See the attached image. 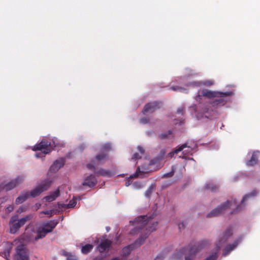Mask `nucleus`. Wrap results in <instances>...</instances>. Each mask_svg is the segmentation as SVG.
I'll return each mask as SVG.
<instances>
[{
    "instance_id": "f257e3e1",
    "label": "nucleus",
    "mask_w": 260,
    "mask_h": 260,
    "mask_svg": "<svg viewBox=\"0 0 260 260\" xmlns=\"http://www.w3.org/2000/svg\"><path fill=\"white\" fill-rule=\"evenodd\" d=\"M152 217L151 216L147 217L145 215L140 216L136 217L134 221H130V223L135 226L134 229L131 231L130 234L135 235L137 234L139 230L146 228L147 231L144 235H141L139 238L137 239L134 243L129 245L125 247L122 250V255L123 256H128L131 251L136 247H139L142 245L145 240L148 238L150 233L156 230V226L158 222H153L151 224V220Z\"/></svg>"
},
{
    "instance_id": "f03ea898",
    "label": "nucleus",
    "mask_w": 260,
    "mask_h": 260,
    "mask_svg": "<svg viewBox=\"0 0 260 260\" xmlns=\"http://www.w3.org/2000/svg\"><path fill=\"white\" fill-rule=\"evenodd\" d=\"M209 244L210 242L207 240H202L194 244L191 243L187 247L182 248L176 252L174 255V258L179 259L183 255L187 254L185 260H192L197 253Z\"/></svg>"
},
{
    "instance_id": "7ed1b4c3",
    "label": "nucleus",
    "mask_w": 260,
    "mask_h": 260,
    "mask_svg": "<svg viewBox=\"0 0 260 260\" xmlns=\"http://www.w3.org/2000/svg\"><path fill=\"white\" fill-rule=\"evenodd\" d=\"M108 159V154L102 152L97 154L90 163L86 165V167L88 169L94 170L96 166L105 163Z\"/></svg>"
},
{
    "instance_id": "20e7f679",
    "label": "nucleus",
    "mask_w": 260,
    "mask_h": 260,
    "mask_svg": "<svg viewBox=\"0 0 260 260\" xmlns=\"http://www.w3.org/2000/svg\"><path fill=\"white\" fill-rule=\"evenodd\" d=\"M53 150L51 143L43 139L39 143L37 144L32 148L33 151H41L43 154H49Z\"/></svg>"
},
{
    "instance_id": "39448f33",
    "label": "nucleus",
    "mask_w": 260,
    "mask_h": 260,
    "mask_svg": "<svg viewBox=\"0 0 260 260\" xmlns=\"http://www.w3.org/2000/svg\"><path fill=\"white\" fill-rule=\"evenodd\" d=\"M57 224V222L51 220L44 224L41 230L38 232V235L35 237V240H37L39 239L44 238L47 233L52 232Z\"/></svg>"
},
{
    "instance_id": "423d86ee",
    "label": "nucleus",
    "mask_w": 260,
    "mask_h": 260,
    "mask_svg": "<svg viewBox=\"0 0 260 260\" xmlns=\"http://www.w3.org/2000/svg\"><path fill=\"white\" fill-rule=\"evenodd\" d=\"M233 231V226L230 225L227 228L226 230L223 234L219 236L218 241L216 243V247L217 250H218L222 246L223 243L226 242L228 239L232 236Z\"/></svg>"
},
{
    "instance_id": "0eeeda50",
    "label": "nucleus",
    "mask_w": 260,
    "mask_h": 260,
    "mask_svg": "<svg viewBox=\"0 0 260 260\" xmlns=\"http://www.w3.org/2000/svg\"><path fill=\"white\" fill-rule=\"evenodd\" d=\"M15 260H29L25 246L22 243L18 245L15 248Z\"/></svg>"
},
{
    "instance_id": "6e6552de",
    "label": "nucleus",
    "mask_w": 260,
    "mask_h": 260,
    "mask_svg": "<svg viewBox=\"0 0 260 260\" xmlns=\"http://www.w3.org/2000/svg\"><path fill=\"white\" fill-rule=\"evenodd\" d=\"M51 182L46 180L41 183L29 192V196L35 198L40 195L42 192L47 190L50 187Z\"/></svg>"
},
{
    "instance_id": "1a4fd4ad",
    "label": "nucleus",
    "mask_w": 260,
    "mask_h": 260,
    "mask_svg": "<svg viewBox=\"0 0 260 260\" xmlns=\"http://www.w3.org/2000/svg\"><path fill=\"white\" fill-rule=\"evenodd\" d=\"M222 93H226V95H221L222 96L219 97H215L214 99L211 103L212 106L214 107H217L219 106H224L227 102V100H225V98L229 96L232 94V92H222Z\"/></svg>"
},
{
    "instance_id": "9d476101",
    "label": "nucleus",
    "mask_w": 260,
    "mask_h": 260,
    "mask_svg": "<svg viewBox=\"0 0 260 260\" xmlns=\"http://www.w3.org/2000/svg\"><path fill=\"white\" fill-rule=\"evenodd\" d=\"M230 203V201H227L225 203L221 205L219 207L212 210L208 214L207 217H212L219 215L224 210H225L229 207Z\"/></svg>"
},
{
    "instance_id": "9b49d317",
    "label": "nucleus",
    "mask_w": 260,
    "mask_h": 260,
    "mask_svg": "<svg viewBox=\"0 0 260 260\" xmlns=\"http://www.w3.org/2000/svg\"><path fill=\"white\" fill-rule=\"evenodd\" d=\"M161 102L155 101L146 104L142 111V113L145 114L146 113H153L155 110L159 109L161 107Z\"/></svg>"
},
{
    "instance_id": "f8f14e48",
    "label": "nucleus",
    "mask_w": 260,
    "mask_h": 260,
    "mask_svg": "<svg viewBox=\"0 0 260 260\" xmlns=\"http://www.w3.org/2000/svg\"><path fill=\"white\" fill-rule=\"evenodd\" d=\"M22 181L23 178L22 177H18L6 184L3 183L0 184V187L3 188V189L9 191L15 187L17 185L22 182Z\"/></svg>"
},
{
    "instance_id": "ddd939ff",
    "label": "nucleus",
    "mask_w": 260,
    "mask_h": 260,
    "mask_svg": "<svg viewBox=\"0 0 260 260\" xmlns=\"http://www.w3.org/2000/svg\"><path fill=\"white\" fill-rule=\"evenodd\" d=\"M185 148H187V149L183 151V153H184V155H189V154H191L192 151V148L189 146H187L186 144H183L175 150L169 153L168 156L169 157H172L174 154H177L178 152L181 151Z\"/></svg>"
},
{
    "instance_id": "4468645a",
    "label": "nucleus",
    "mask_w": 260,
    "mask_h": 260,
    "mask_svg": "<svg viewBox=\"0 0 260 260\" xmlns=\"http://www.w3.org/2000/svg\"><path fill=\"white\" fill-rule=\"evenodd\" d=\"M112 242L109 239L102 241L98 245L97 249L100 253H103L106 251H109L111 247Z\"/></svg>"
},
{
    "instance_id": "2eb2a0df",
    "label": "nucleus",
    "mask_w": 260,
    "mask_h": 260,
    "mask_svg": "<svg viewBox=\"0 0 260 260\" xmlns=\"http://www.w3.org/2000/svg\"><path fill=\"white\" fill-rule=\"evenodd\" d=\"M202 96L207 97L209 99L215 98V97H220L221 95H226V93H222V92L211 91L207 89H204L202 91Z\"/></svg>"
},
{
    "instance_id": "dca6fc26",
    "label": "nucleus",
    "mask_w": 260,
    "mask_h": 260,
    "mask_svg": "<svg viewBox=\"0 0 260 260\" xmlns=\"http://www.w3.org/2000/svg\"><path fill=\"white\" fill-rule=\"evenodd\" d=\"M96 183L97 180L95 175L91 174L85 179L82 185L83 186H87L89 187H93L96 184Z\"/></svg>"
},
{
    "instance_id": "f3484780",
    "label": "nucleus",
    "mask_w": 260,
    "mask_h": 260,
    "mask_svg": "<svg viewBox=\"0 0 260 260\" xmlns=\"http://www.w3.org/2000/svg\"><path fill=\"white\" fill-rule=\"evenodd\" d=\"M64 162L65 161L63 158L56 160L50 167V171L54 172L58 171L60 168L64 166Z\"/></svg>"
},
{
    "instance_id": "a211bd4d",
    "label": "nucleus",
    "mask_w": 260,
    "mask_h": 260,
    "mask_svg": "<svg viewBox=\"0 0 260 260\" xmlns=\"http://www.w3.org/2000/svg\"><path fill=\"white\" fill-rule=\"evenodd\" d=\"M258 151H254L252 154L250 159L247 161L246 163V165L247 166H254L256 165L258 162Z\"/></svg>"
},
{
    "instance_id": "6ab92c4d",
    "label": "nucleus",
    "mask_w": 260,
    "mask_h": 260,
    "mask_svg": "<svg viewBox=\"0 0 260 260\" xmlns=\"http://www.w3.org/2000/svg\"><path fill=\"white\" fill-rule=\"evenodd\" d=\"M240 242V240H236L233 244H229L226 246L223 252V255L226 256L229 253L233 250L238 245Z\"/></svg>"
},
{
    "instance_id": "aec40b11",
    "label": "nucleus",
    "mask_w": 260,
    "mask_h": 260,
    "mask_svg": "<svg viewBox=\"0 0 260 260\" xmlns=\"http://www.w3.org/2000/svg\"><path fill=\"white\" fill-rule=\"evenodd\" d=\"M60 194L59 189L58 188L54 191L51 193L49 195L46 196L44 199L46 201L51 202L54 201Z\"/></svg>"
},
{
    "instance_id": "412c9836",
    "label": "nucleus",
    "mask_w": 260,
    "mask_h": 260,
    "mask_svg": "<svg viewBox=\"0 0 260 260\" xmlns=\"http://www.w3.org/2000/svg\"><path fill=\"white\" fill-rule=\"evenodd\" d=\"M29 197V192L28 191H23L16 199L15 202L16 204H20L25 202Z\"/></svg>"
},
{
    "instance_id": "4be33fe9",
    "label": "nucleus",
    "mask_w": 260,
    "mask_h": 260,
    "mask_svg": "<svg viewBox=\"0 0 260 260\" xmlns=\"http://www.w3.org/2000/svg\"><path fill=\"white\" fill-rule=\"evenodd\" d=\"M95 173L97 176H101L104 177H111L112 176V173L110 171L102 168L99 169L98 171L95 172Z\"/></svg>"
},
{
    "instance_id": "5701e85b",
    "label": "nucleus",
    "mask_w": 260,
    "mask_h": 260,
    "mask_svg": "<svg viewBox=\"0 0 260 260\" xmlns=\"http://www.w3.org/2000/svg\"><path fill=\"white\" fill-rule=\"evenodd\" d=\"M93 245L90 244H87L83 246L81 248V252L83 254H86L89 253L93 249Z\"/></svg>"
},
{
    "instance_id": "b1692460",
    "label": "nucleus",
    "mask_w": 260,
    "mask_h": 260,
    "mask_svg": "<svg viewBox=\"0 0 260 260\" xmlns=\"http://www.w3.org/2000/svg\"><path fill=\"white\" fill-rule=\"evenodd\" d=\"M10 231L11 234L16 233L18 230L21 228L19 222L17 221V222H14L12 224L10 225Z\"/></svg>"
},
{
    "instance_id": "393cba45",
    "label": "nucleus",
    "mask_w": 260,
    "mask_h": 260,
    "mask_svg": "<svg viewBox=\"0 0 260 260\" xmlns=\"http://www.w3.org/2000/svg\"><path fill=\"white\" fill-rule=\"evenodd\" d=\"M32 217L33 216L32 214L27 215L24 217L18 220V222H19L20 226L21 227L23 225H24L26 221L30 220L32 218Z\"/></svg>"
},
{
    "instance_id": "a878e982",
    "label": "nucleus",
    "mask_w": 260,
    "mask_h": 260,
    "mask_svg": "<svg viewBox=\"0 0 260 260\" xmlns=\"http://www.w3.org/2000/svg\"><path fill=\"white\" fill-rule=\"evenodd\" d=\"M257 194V192L256 191V190H253L252 191L251 193H248L246 195H245L243 199H242V200L241 201V205H242L243 204H244V202L248 199L249 198V197H254L255 196L256 194Z\"/></svg>"
},
{
    "instance_id": "bb28decb",
    "label": "nucleus",
    "mask_w": 260,
    "mask_h": 260,
    "mask_svg": "<svg viewBox=\"0 0 260 260\" xmlns=\"http://www.w3.org/2000/svg\"><path fill=\"white\" fill-rule=\"evenodd\" d=\"M206 188L207 189H209L212 191L215 192L218 189V187L212 183H209L206 184Z\"/></svg>"
},
{
    "instance_id": "cd10ccee",
    "label": "nucleus",
    "mask_w": 260,
    "mask_h": 260,
    "mask_svg": "<svg viewBox=\"0 0 260 260\" xmlns=\"http://www.w3.org/2000/svg\"><path fill=\"white\" fill-rule=\"evenodd\" d=\"M172 130H169L166 133H161L159 135V138L161 140L166 139L169 138V136L172 135Z\"/></svg>"
},
{
    "instance_id": "c85d7f7f",
    "label": "nucleus",
    "mask_w": 260,
    "mask_h": 260,
    "mask_svg": "<svg viewBox=\"0 0 260 260\" xmlns=\"http://www.w3.org/2000/svg\"><path fill=\"white\" fill-rule=\"evenodd\" d=\"M76 204H77V201L76 199L73 198V199H72L70 201L69 204H68V207L69 208H74V207H75Z\"/></svg>"
},
{
    "instance_id": "c756f323",
    "label": "nucleus",
    "mask_w": 260,
    "mask_h": 260,
    "mask_svg": "<svg viewBox=\"0 0 260 260\" xmlns=\"http://www.w3.org/2000/svg\"><path fill=\"white\" fill-rule=\"evenodd\" d=\"M218 257V254L217 252H214L211 254L205 260H216Z\"/></svg>"
},
{
    "instance_id": "7c9ffc66",
    "label": "nucleus",
    "mask_w": 260,
    "mask_h": 260,
    "mask_svg": "<svg viewBox=\"0 0 260 260\" xmlns=\"http://www.w3.org/2000/svg\"><path fill=\"white\" fill-rule=\"evenodd\" d=\"M41 213H43L46 215H48L49 217H51L54 214V210H46L41 212Z\"/></svg>"
},
{
    "instance_id": "2f4dec72",
    "label": "nucleus",
    "mask_w": 260,
    "mask_h": 260,
    "mask_svg": "<svg viewBox=\"0 0 260 260\" xmlns=\"http://www.w3.org/2000/svg\"><path fill=\"white\" fill-rule=\"evenodd\" d=\"M27 207L21 206L19 208V209H18L17 212L18 213H21L26 212L27 211Z\"/></svg>"
},
{
    "instance_id": "473e14b6",
    "label": "nucleus",
    "mask_w": 260,
    "mask_h": 260,
    "mask_svg": "<svg viewBox=\"0 0 260 260\" xmlns=\"http://www.w3.org/2000/svg\"><path fill=\"white\" fill-rule=\"evenodd\" d=\"M67 260H78L77 257L75 255H73L71 254H67Z\"/></svg>"
},
{
    "instance_id": "72a5a7b5",
    "label": "nucleus",
    "mask_w": 260,
    "mask_h": 260,
    "mask_svg": "<svg viewBox=\"0 0 260 260\" xmlns=\"http://www.w3.org/2000/svg\"><path fill=\"white\" fill-rule=\"evenodd\" d=\"M17 218H18L17 215L13 216L10 219V222H9L10 225L15 222V221L17 220Z\"/></svg>"
},
{
    "instance_id": "f704fd0d",
    "label": "nucleus",
    "mask_w": 260,
    "mask_h": 260,
    "mask_svg": "<svg viewBox=\"0 0 260 260\" xmlns=\"http://www.w3.org/2000/svg\"><path fill=\"white\" fill-rule=\"evenodd\" d=\"M17 218H18L17 215L13 216L10 219V222H9L10 225L15 222V221L17 220Z\"/></svg>"
},
{
    "instance_id": "c9c22d12",
    "label": "nucleus",
    "mask_w": 260,
    "mask_h": 260,
    "mask_svg": "<svg viewBox=\"0 0 260 260\" xmlns=\"http://www.w3.org/2000/svg\"><path fill=\"white\" fill-rule=\"evenodd\" d=\"M204 84L207 86H210L214 84V82L211 80H207L204 82Z\"/></svg>"
},
{
    "instance_id": "e433bc0d",
    "label": "nucleus",
    "mask_w": 260,
    "mask_h": 260,
    "mask_svg": "<svg viewBox=\"0 0 260 260\" xmlns=\"http://www.w3.org/2000/svg\"><path fill=\"white\" fill-rule=\"evenodd\" d=\"M149 121V119L147 118H143L140 119V122L143 124L148 123Z\"/></svg>"
},
{
    "instance_id": "4c0bfd02",
    "label": "nucleus",
    "mask_w": 260,
    "mask_h": 260,
    "mask_svg": "<svg viewBox=\"0 0 260 260\" xmlns=\"http://www.w3.org/2000/svg\"><path fill=\"white\" fill-rule=\"evenodd\" d=\"M141 158V156L138 153H135L132 156V159L136 160Z\"/></svg>"
},
{
    "instance_id": "58836bf2",
    "label": "nucleus",
    "mask_w": 260,
    "mask_h": 260,
    "mask_svg": "<svg viewBox=\"0 0 260 260\" xmlns=\"http://www.w3.org/2000/svg\"><path fill=\"white\" fill-rule=\"evenodd\" d=\"M138 171H140V168L139 167L137 168L136 172L133 175H131L130 176V178H134L138 177L139 176Z\"/></svg>"
},
{
    "instance_id": "ea45409f",
    "label": "nucleus",
    "mask_w": 260,
    "mask_h": 260,
    "mask_svg": "<svg viewBox=\"0 0 260 260\" xmlns=\"http://www.w3.org/2000/svg\"><path fill=\"white\" fill-rule=\"evenodd\" d=\"M14 210V206L13 205H10L6 208V211L8 213H10Z\"/></svg>"
},
{
    "instance_id": "a19ab883",
    "label": "nucleus",
    "mask_w": 260,
    "mask_h": 260,
    "mask_svg": "<svg viewBox=\"0 0 260 260\" xmlns=\"http://www.w3.org/2000/svg\"><path fill=\"white\" fill-rule=\"evenodd\" d=\"M185 224L184 222H180L178 223V228L180 230H183L185 228Z\"/></svg>"
},
{
    "instance_id": "79ce46f5",
    "label": "nucleus",
    "mask_w": 260,
    "mask_h": 260,
    "mask_svg": "<svg viewBox=\"0 0 260 260\" xmlns=\"http://www.w3.org/2000/svg\"><path fill=\"white\" fill-rule=\"evenodd\" d=\"M137 149L138 150V151L142 154H144V153H145V150L144 149L140 146H138V147H137Z\"/></svg>"
},
{
    "instance_id": "37998d69",
    "label": "nucleus",
    "mask_w": 260,
    "mask_h": 260,
    "mask_svg": "<svg viewBox=\"0 0 260 260\" xmlns=\"http://www.w3.org/2000/svg\"><path fill=\"white\" fill-rule=\"evenodd\" d=\"M173 175H174V172H171L165 174L164 175V177H170L173 176Z\"/></svg>"
},
{
    "instance_id": "c03bdc74",
    "label": "nucleus",
    "mask_w": 260,
    "mask_h": 260,
    "mask_svg": "<svg viewBox=\"0 0 260 260\" xmlns=\"http://www.w3.org/2000/svg\"><path fill=\"white\" fill-rule=\"evenodd\" d=\"M164 256L162 254H160L158 255L155 258L154 260H163Z\"/></svg>"
},
{
    "instance_id": "a18cd8bd",
    "label": "nucleus",
    "mask_w": 260,
    "mask_h": 260,
    "mask_svg": "<svg viewBox=\"0 0 260 260\" xmlns=\"http://www.w3.org/2000/svg\"><path fill=\"white\" fill-rule=\"evenodd\" d=\"M181 89V88L180 87L177 86H171L170 87V89L174 90V91L178 90H180Z\"/></svg>"
},
{
    "instance_id": "49530a36",
    "label": "nucleus",
    "mask_w": 260,
    "mask_h": 260,
    "mask_svg": "<svg viewBox=\"0 0 260 260\" xmlns=\"http://www.w3.org/2000/svg\"><path fill=\"white\" fill-rule=\"evenodd\" d=\"M151 193V190L150 188H149L148 189H147L145 192V195L146 197H149L150 194Z\"/></svg>"
},
{
    "instance_id": "de8ad7c7",
    "label": "nucleus",
    "mask_w": 260,
    "mask_h": 260,
    "mask_svg": "<svg viewBox=\"0 0 260 260\" xmlns=\"http://www.w3.org/2000/svg\"><path fill=\"white\" fill-rule=\"evenodd\" d=\"M43 153L41 152H40V153H37L36 154H35V156L37 158H40V157H42V156L43 155Z\"/></svg>"
},
{
    "instance_id": "09e8293b",
    "label": "nucleus",
    "mask_w": 260,
    "mask_h": 260,
    "mask_svg": "<svg viewBox=\"0 0 260 260\" xmlns=\"http://www.w3.org/2000/svg\"><path fill=\"white\" fill-rule=\"evenodd\" d=\"M177 113H178V114H183V108H179V109L177 110Z\"/></svg>"
},
{
    "instance_id": "8fccbe9b",
    "label": "nucleus",
    "mask_w": 260,
    "mask_h": 260,
    "mask_svg": "<svg viewBox=\"0 0 260 260\" xmlns=\"http://www.w3.org/2000/svg\"><path fill=\"white\" fill-rule=\"evenodd\" d=\"M241 210V205H239L237 207V209H236V211H239Z\"/></svg>"
},
{
    "instance_id": "3c124183",
    "label": "nucleus",
    "mask_w": 260,
    "mask_h": 260,
    "mask_svg": "<svg viewBox=\"0 0 260 260\" xmlns=\"http://www.w3.org/2000/svg\"><path fill=\"white\" fill-rule=\"evenodd\" d=\"M111 260H120V259L119 257H115V258H112Z\"/></svg>"
},
{
    "instance_id": "603ef678",
    "label": "nucleus",
    "mask_w": 260,
    "mask_h": 260,
    "mask_svg": "<svg viewBox=\"0 0 260 260\" xmlns=\"http://www.w3.org/2000/svg\"><path fill=\"white\" fill-rule=\"evenodd\" d=\"M19 243V241L15 240L14 242V244H17Z\"/></svg>"
},
{
    "instance_id": "864d4df0",
    "label": "nucleus",
    "mask_w": 260,
    "mask_h": 260,
    "mask_svg": "<svg viewBox=\"0 0 260 260\" xmlns=\"http://www.w3.org/2000/svg\"><path fill=\"white\" fill-rule=\"evenodd\" d=\"M94 260H102V258H96Z\"/></svg>"
}]
</instances>
